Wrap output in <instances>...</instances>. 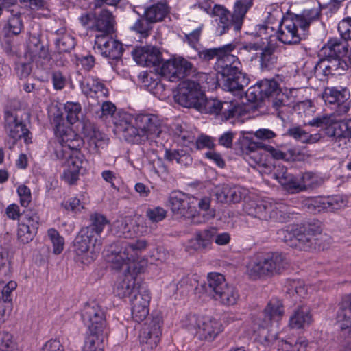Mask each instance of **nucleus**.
<instances>
[{
	"instance_id": "nucleus-1",
	"label": "nucleus",
	"mask_w": 351,
	"mask_h": 351,
	"mask_svg": "<svg viewBox=\"0 0 351 351\" xmlns=\"http://www.w3.org/2000/svg\"><path fill=\"white\" fill-rule=\"evenodd\" d=\"M147 247L145 240H137L132 243L121 241L109 246L106 256L112 267L120 269L123 265H128L123 280L127 285H139L137 276L143 272L144 268L136 260Z\"/></svg>"
},
{
	"instance_id": "nucleus-2",
	"label": "nucleus",
	"mask_w": 351,
	"mask_h": 351,
	"mask_svg": "<svg viewBox=\"0 0 351 351\" xmlns=\"http://www.w3.org/2000/svg\"><path fill=\"white\" fill-rule=\"evenodd\" d=\"M164 122L156 114L141 112L131 116L130 120L121 125L125 141L142 144L149 139L159 137L164 131Z\"/></svg>"
},
{
	"instance_id": "nucleus-3",
	"label": "nucleus",
	"mask_w": 351,
	"mask_h": 351,
	"mask_svg": "<svg viewBox=\"0 0 351 351\" xmlns=\"http://www.w3.org/2000/svg\"><path fill=\"white\" fill-rule=\"evenodd\" d=\"M211 4V0H204V2L199 3V7L206 13L217 17L215 34L221 36L232 27L235 32L240 31L245 14L252 6L253 0L237 1L234 4L232 14H230L224 6L215 5L212 8Z\"/></svg>"
},
{
	"instance_id": "nucleus-4",
	"label": "nucleus",
	"mask_w": 351,
	"mask_h": 351,
	"mask_svg": "<svg viewBox=\"0 0 351 351\" xmlns=\"http://www.w3.org/2000/svg\"><path fill=\"white\" fill-rule=\"evenodd\" d=\"M81 317L88 328L90 335L87 337L84 351H93L103 348L104 337L108 335L104 311L95 301L87 302L82 309Z\"/></svg>"
},
{
	"instance_id": "nucleus-5",
	"label": "nucleus",
	"mask_w": 351,
	"mask_h": 351,
	"mask_svg": "<svg viewBox=\"0 0 351 351\" xmlns=\"http://www.w3.org/2000/svg\"><path fill=\"white\" fill-rule=\"evenodd\" d=\"M289 267V261L284 254H260L249 264L248 273L253 278L271 277L282 274Z\"/></svg>"
},
{
	"instance_id": "nucleus-6",
	"label": "nucleus",
	"mask_w": 351,
	"mask_h": 351,
	"mask_svg": "<svg viewBox=\"0 0 351 351\" xmlns=\"http://www.w3.org/2000/svg\"><path fill=\"white\" fill-rule=\"evenodd\" d=\"M288 206L282 203L267 200L246 201L243 205L244 212L252 217L261 221L285 222L290 218Z\"/></svg>"
},
{
	"instance_id": "nucleus-7",
	"label": "nucleus",
	"mask_w": 351,
	"mask_h": 351,
	"mask_svg": "<svg viewBox=\"0 0 351 351\" xmlns=\"http://www.w3.org/2000/svg\"><path fill=\"white\" fill-rule=\"evenodd\" d=\"M322 228L319 223H309L306 226H291L287 229L280 230V237H283L285 242L300 250L307 251L317 245V237L320 235Z\"/></svg>"
},
{
	"instance_id": "nucleus-8",
	"label": "nucleus",
	"mask_w": 351,
	"mask_h": 351,
	"mask_svg": "<svg viewBox=\"0 0 351 351\" xmlns=\"http://www.w3.org/2000/svg\"><path fill=\"white\" fill-rule=\"evenodd\" d=\"M182 326L200 341L212 342L223 331L222 323L212 317L191 315L182 320Z\"/></svg>"
},
{
	"instance_id": "nucleus-9",
	"label": "nucleus",
	"mask_w": 351,
	"mask_h": 351,
	"mask_svg": "<svg viewBox=\"0 0 351 351\" xmlns=\"http://www.w3.org/2000/svg\"><path fill=\"white\" fill-rule=\"evenodd\" d=\"M307 125L320 128L326 135L339 141L351 138V119L339 123L335 114H323L313 118Z\"/></svg>"
},
{
	"instance_id": "nucleus-10",
	"label": "nucleus",
	"mask_w": 351,
	"mask_h": 351,
	"mask_svg": "<svg viewBox=\"0 0 351 351\" xmlns=\"http://www.w3.org/2000/svg\"><path fill=\"white\" fill-rule=\"evenodd\" d=\"M54 154L57 159L66 158L62 180L69 185L75 184L79 180L80 171L84 161V155L80 151L67 153L61 147L56 148Z\"/></svg>"
},
{
	"instance_id": "nucleus-11",
	"label": "nucleus",
	"mask_w": 351,
	"mask_h": 351,
	"mask_svg": "<svg viewBox=\"0 0 351 351\" xmlns=\"http://www.w3.org/2000/svg\"><path fill=\"white\" fill-rule=\"evenodd\" d=\"M162 317L160 313L152 315L139 333V342L143 351H151L158 345L162 335Z\"/></svg>"
},
{
	"instance_id": "nucleus-12",
	"label": "nucleus",
	"mask_w": 351,
	"mask_h": 351,
	"mask_svg": "<svg viewBox=\"0 0 351 351\" xmlns=\"http://www.w3.org/2000/svg\"><path fill=\"white\" fill-rule=\"evenodd\" d=\"M74 252L84 264L94 260L99 253L101 240H97L86 230L81 229L74 240Z\"/></svg>"
},
{
	"instance_id": "nucleus-13",
	"label": "nucleus",
	"mask_w": 351,
	"mask_h": 351,
	"mask_svg": "<svg viewBox=\"0 0 351 351\" xmlns=\"http://www.w3.org/2000/svg\"><path fill=\"white\" fill-rule=\"evenodd\" d=\"M204 96L199 82L191 80L182 82L179 84L178 92L175 95V101L186 108L197 109Z\"/></svg>"
},
{
	"instance_id": "nucleus-14",
	"label": "nucleus",
	"mask_w": 351,
	"mask_h": 351,
	"mask_svg": "<svg viewBox=\"0 0 351 351\" xmlns=\"http://www.w3.org/2000/svg\"><path fill=\"white\" fill-rule=\"evenodd\" d=\"M192 64L182 57L174 58L163 62L158 69L162 77L171 82H176L190 75Z\"/></svg>"
},
{
	"instance_id": "nucleus-15",
	"label": "nucleus",
	"mask_w": 351,
	"mask_h": 351,
	"mask_svg": "<svg viewBox=\"0 0 351 351\" xmlns=\"http://www.w3.org/2000/svg\"><path fill=\"white\" fill-rule=\"evenodd\" d=\"M40 217L33 210L23 212L22 218L19 221L17 239L22 243H28L33 240L37 233Z\"/></svg>"
},
{
	"instance_id": "nucleus-16",
	"label": "nucleus",
	"mask_w": 351,
	"mask_h": 351,
	"mask_svg": "<svg viewBox=\"0 0 351 351\" xmlns=\"http://www.w3.org/2000/svg\"><path fill=\"white\" fill-rule=\"evenodd\" d=\"M322 98L326 103L336 106L335 112L332 113L336 117L346 114L350 109L348 102L350 92L346 88L327 87L323 93Z\"/></svg>"
},
{
	"instance_id": "nucleus-17",
	"label": "nucleus",
	"mask_w": 351,
	"mask_h": 351,
	"mask_svg": "<svg viewBox=\"0 0 351 351\" xmlns=\"http://www.w3.org/2000/svg\"><path fill=\"white\" fill-rule=\"evenodd\" d=\"M347 199L341 195L316 197L307 199L306 206L312 212H333L346 206Z\"/></svg>"
},
{
	"instance_id": "nucleus-18",
	"label": "nucleus",
	"mask_w": 351,
	"mask_h": 351,
	"mask_svg": "<svg viewBox=\"0 0 351 351\" xmlns=\"http://www.w3.org/2000/svg\"><path fill=\"white\" fill-rule=\"evenodd\" d=\"M194 196H191L181 191H173L169 198V204L172 213L178 217L190 218L193 217Z\"/></svg>"
},
{
	"instance_id": "nucleus-19",
	"label": "nucleus",
	"mask_w": 351,
	"mask_h": 351,
	"mask_svg": "<svg viewBox=\"0 0 351 351\" xmlns=\"http://www.w3.org/2000/svg\"><path fill=\"white\" fill-rule=\"evenodd\" d=\"M348 68V64L341 58H327L320 60L314 66L317 77L332 75H341ZM322 80V79L320 78Z\"/></svg>"
},
{
	"instance_id": "nucleus-20",
	"label": "nucleus",
	"mask_w": 351,
	"mask_h": 351,
	"mask_svg": "<svg viewBox=\"0 0 351 351\" xmlns=\"http://www.w3.org/2000/svg\"><path fill=\"white\" fill-rule=\"evenodd\" d=\"M136 63L143 66H156L162 60V53L154 46L137 47L132 52Z\"/></svg>"
},
{
	"instance_id": "nucleus-21",
	"label": "nucleus",
	"mask_w": 351,
	"mask_h": 351,
	"mask_svg": "<svg viewBox=\"0 0 351 351\" xmlns=\"http://www.w3.org/2000/svg\"><path fill=\"white\" fill-rule=\"evenodd\" d=\"M198 292L204 291L206 294L226 305L234 304L239 293L234 287H196Z\"/></svg>"
},
{
	"instance_id": "nucleus-22",
	"label": "nucleus",
	"mask_w": 351,
	"mask_h": 351,
	"mask_svg": "<svg viewBox=\"0 0 351 351\" xmlns=\"http://www.w3.org/2000/svg\"><path fill=\"white\" fill-rule=\"evenodd\" d=\"M284 315L282 301L278 298H271L262 314L256 320L257 324L262 328L271 326L272 321L278 322Z\"/></svg>"
},
{
	"instance_id": "nucleus-23",
	"label": "nucleus",
	"mask_w": 351,
	"mask_h": 351,
	"mask_svg": "<svg viewBox=\"0 0 351 351\" xmlns=\"http://www.w3.org/2000/svg\"><path fill=\"white\" fill-rule=\"evenodd\" d=\"M247 194V190L237 185L223 184L216 187L215 195L221 203H238Z\"/></svg>"
},
{
	"instance_id": "nucleus-24",
	"label": "nucleus",
	"mask_w": 351,
	"mask_h": 351,
	"mask_svg": "<svg viewBox=\"0 0 351 351\" xmlns=\"http://www.w3.org/2000/svg\"><path fill=\"white\" fill-rule=\"evenodd\" d=\"M227 105L228 108H225L223 115L226 119H230L236 115L237 112L236 107L232 106L228 103H223L220 100L214 98L207 99L205 95L202 98L199 106L197 107V110L202 113L210 114H219L223 108V105Z\"/></svg>"
},
{
	"instance_id": "nucleus-25",
	"label": "nucleus",
	"mask_w": 351,
	"mask_h": 351,
	"mask_svg": "<svg viewBox=\"0 0 351 351\" xmlns=\"http://www.w3.org/2000/svg\"><path fill=\"white\" fill-rule=\"evenodd\" d=\"M80 88L83 94L92 98H106L109 90L104 84L97 77L88 75L84 77L80 82Z\"/></svg>"
},
{
	"instance_id": "nucleus-26",
	"label": "nucleus",
	"mask_w": 351,
	"mask_h": 351,
	"mask_svg": "<svg viewBox=\"0 0 351 351\" xmlns=\"http://www.w3.org/2000/svg\"><path fill=\"white\" fill-rule=\"evenodd\" d=\"M234 49V45L228 44L222 46V53L219 55L217 61L218 72L221 74L228 73V72L237 71L241 69V62L239 58L231 54Z\"/></svg>"
},
{
	"instance_id": "nucleus-27",
	"label": "nucleus",
	"mask_w": 351,
	"mask_h": 351,
	"mask_svg": "<svg viewBox=\"0 0 351 351\" xmlns=\"http://www.w3.org/2000/svg\"><path fill=\"white\" fill-rule=\"evenodd\" d=\"M5 129L10 137L14 139L25 138V142H31L28 137L29 131L25 128V125L21 121H19L15 114L10 111L5 112Z\"/></svg>"
},
{
	"instance_id": "nucleus-28",
	"label": "nucleus",
	"mask_w": 351,
	"mask_h": 351,
	"mask_svg": "<svg viewBox=\"0 0 351 351\" xmlns=\"http://www.w3.org/2000/svg\"><path fill=\"white\" fill-rule=\"evenodd\" d=\"M82 132L88 138L90 147L97 153L99 152L101 149H104L108 144L109 138L107 136L90 121L84 123Z\"/></svg>"
},
{
	"instance_id": "nucleus-29",
	"label": "nucleus",
	"mask_w": 351,
	"mask_h": 351,
	"mask_svg": "<svg viewBox=\"0 0 351 351\" xmlns=\"http://www.w3.org/2000/svg\"><path fill=\"white\" fill-rule=\"evenodd\" d=\"M298 24L295 21L286 19L279 25L278 30L276 32L279 41L286 45L298 44L301 37L298 31Z\"/></svg>"
},
{
	"instance_id": "nucleus-30",
	"label": "nucleus",
	"mask_w": 351,
	"mask_h": 351,
	"mask_svg": "<svg viewBox=\"0 0 351 351\" xmlns=\"http://www.w3.org/2000/svg\"><path fill=\"white\" fill-rule=\"evenodd\" d=\"M248 148L250 151V158L256 164H261L264 161V154H263V150L268 151L271 153L272 156L277 160H288L287 154L285 152L278 149H276L269 145H265L262 142H251L248 145Z\"/></svg>"
},
{
	"instance_id": "nucleus-31",
	"label": "nucleus",
	"mask_w": 351,
	"mask_h": 351,
	"mask_svg": "<svg viewBox=\"0 0 351 351\" xmlns=\"http://www.w3.org/2000/svg\"><path fill=\"white\" fill-rule=\"evenodd\" d=\"M221 80L222 88L232 93L243 90L249 84L250 80L246 74L240 69L237 71L223 73Z\"/></svg>"
},
{
	"instance_id": "nucleus-32",
	"label": "nucleus",
	"mask_w": 351,
	"mask_h": 351,
	"mask_svg": "<svg viewBox=\"0 0 351 351\" xmlns=\"http://www.w3.org/2000/svg\"><path fill=\"white\" fill-rule=\"evenodd\" d=\"M336 323L341 337H351V295L341 303Z\"/></svg>"
},
{
	"instance_id": "nucleus-33",
	"label": "nucleus",
	"mask_w": 351,
	"mask_h": 351,
	"mask_svg": "<svg viewBox=\"0 0 351 351\" xmlns=\"http://www.w3.org/2000/svg\"><path fill=\"white\" fill-rule=\"evenodd\" d=\"M55 132L60 136L61 145H59L56 148L67 147L72 152L79 151L81 146L83 145V139L70 128H64L60 124L56 125Z\"/></svg>"
},
{
	"instance_id": "nucleus-34",
	"label": "nucleus",
	"mask_w": 351,
	"mask_h": 351,
	"mask_svg": "<svg viewBox=\"0 0 351 351\" xmlns=\"http://www.w3.org/2000/svg\"><path fill=\"white\" fill-rule=\"evenodd\" d=\"M115 20L111 12L103 9L95 16L91 30L101 32V34L111 35L114 32Z\"/></svg>"
},
{
	"instance_id": "nucleus-35",
	"label": "nucleus",
	"mask_w": 351,
	"mask_h": 351,
	"mask_svg": "<svg viewBox=\"0 0 351 351\" xmlns=\"http://www.w3.org/2000/svg\"><path fill=\"white\" fill-rule=\"evenodd\" d=\"M274 177L283 189L289 193H300V178L287 171L285 167L278 166L274 172Z\"/></svg>"
},
{
	"instance_id": "nucleus-36",
	"label": "nucleus",
	"mask_w": 351,
	"mask_h": 351,
	"mask_svg": "<svg viewBox=\"0 0 351 351\" xmlns=\"http://www.w3.org/2000/svg\"><path fill=\"white\" fill-rule=\"evenodd\" d=\"M16 287H1L0 289V324L5 322L12 308V293Z\"/></svg>"
},
{
	"instance_id": "nucleus-37",
	"label": "nucleus",
	"mask_w": 351,
	"mask_h": 351,
	"mask_svg": "<svg viewBox=\"0 0 351 351\" xmlns=\"http://www.w3.org/2000/svg\"><path fill=\"white\" fill-rule=\"evenodd\" d=\"M56 38L55 43L59 53L69 52L75 45V40L65 27H62L55 31Z\"/></svg>"
},
{
	"instance_id": "nucleus-38",
	"label": "nucleus",
	"mask_w": 351,
	"mask_h": 351,
	"mask_svg": "<svg viewBox=\"0 0 351 351\" xmlns=\"http://www.w3.org/2000/svg\"><path fill=\"white\" fill-rule=\"evenodd\" d=\"M312 322V316L307 306L298 307L290 317L289 325L293 328H302Z\"/></svg>"
},
{
	"instance_id": "nucleus-39",
	"label": "nucleus",
	"mask_w": 351,
	"mask_h": 351,
	"mask_svg": "<svg viewBox=\"0 0 351 351\" xmlns=\"http://www.w3.org/2000/svg\"><path fill=\"white\" fill-rule=\"evenodd\" d=\"M169 12L167 3H154L145 10L143 16L153 24L162 21Z\"/></svg>"
},
{
	"instance_id": "nucleus-40",
	"label": "nucleus",
	"mask_w": 351,
	"mask_h": 351,
	"mask_svg": "<svg viewBox=\"0 0 351 351\" xmlns=\"http://www.w3.org/2000/svg\"><path fill=\"white\" fill-rule=\"evenodd\" d=\"M322 51L327 58H342L348 51L347 44L337 38L330 39Z\"/></svg>"
},
{
	"instance_id": "nucleus-41",
	"label": "nucleus",
	"mask_w": 351,
	"mask_h": 351,
	"mask_svg": "<svg viewBox=\"0 0 351 351\" xmlns=\"http://www.w3.org/2000/svg\"><path fill=\"white\" fill-rule=\"evenodd\" d=\"M9 11L11 15L8 19L4 29L8 34L17 36L24 29L22 15L18 10H15L14 8L10 9Z\"/></svg>"
},
{
	"instance_id": "nucleus-42",
	"label": "nucleus",
	"mask_w": 351,
	"mask_h": 351,
	"mask_svg": "<svg viewBox=\"0 0 351 351\" xmlns=\"http://www.w3.org/2000/svg\"><path fill=\"white\" fill-rule=\"evenodd\" d=\"M90 224L88 226L84 227L82 229L86 230L88 234L100 240L101 233L102 232L106 225L108 223L106 218L98 213H95L90 216Z\"/></svg>"
},
{
	"instance_id": "nucleus-43",
	"label": "nucleus",
	"mask_w": 351,
	"mask_h": 351,
	"mask_svg": "<svg viewBox=\"0 0 351 351\" xmlns=\"http://www.w3.org/2000/svg\"><path fill=\"white\" fill-rule=\"evenodd\" d=\"M321 14V5L304 10L302 13L297 16L295 19L299 27L305 31L307 29L310 24L319 19Z\"/></svg>"
},
{
	"instance_id": "nucleus-44",
	"label": "nucleus",
	"mask_w": 351,
	"mask_h": 351,
	"mask_svg": "<svg viewBox=\"0 0 351 351\" xmlns=\"http://www.w3.org/2000/svg\"><path fill=\"white\" fill-rule=\"evenodd\" d=\"M211 198L208 196L202 197L200 198L195 197L193 201V215L195 216L196 213L197 207L199 208V211H205L206 213L204 214V217L205 219L208 220L214 218L215 216V210L210 208Z\"/></svg>"
},
{
	"instance_id": "nucleus-45",
	"label": "nucleus",
	"mask_w": 351,
	"mask_h": 351,
	"mask_svg": "<svg viewBox=\"0 0 351 351\" xmlns=\"http://www.w3.org/2000/svg\"><path fill=\"white\" fill-rule=\"evenodd\" d=\"M132 227L133 220L130 217L120 218L113 223V229L118 237H132L134 234L131 231Z\"/></svg>"
},
{
	"instance_id": "nucleus-46",
	"label": "nucleus",
	"mask_w": 351,
	"mask_h": 351,
	"mask_svg": "<svg viewBox=\"0 0 351 351\" xmlns=\"http://www.w3.org/2000/svg\"><path fill=\"white\" fill-rule=\"evenodd\" d=\"M165 158L169 161L176 160L178 164L184 166L192 162V158L184 149H166Z\"/></svg>"
},
{
	"instance_id": "nucleus-47",
	"label": "nucleus",
	"mask_w": 351,
	"mask_h": 351,
	"mask_svg": "<svg viewBox=\"0 0 351 351\" xmlns=\"http://www.w3.org/2000/svg\"><path fill=\"white\" fill-rule=\"evenodd\" d=\"M277 62V57L274 49L271 47H266L262 49L260 55V66L262 70H271Z\"/></svg>"
},
{
	"instance_id": "nucleus-48",
	"label": "nucleus",
	"mask_w": 351,
	"mask_h": 351,
	"mask_svg": "<svg viewBox=\"0 0 351 351\" xmlns=\"http://www.w3.org/2000/svg\"><path fill=\"white\" fill-rule=\"evenodd\" d=\"M150 300L149 290L147 287H143V288H136L134 290V293L132 295L130 302L132 306H136L138 304L140 306H149Z\"/></svg>"
},
{
	"instance_id": "nucleus-49",
	"label": "nucleus",
	"mask_w": 351,
	"mask_h": 351,
	"mask_svg": "<svg viewBox=\"0 0 351 351\" xmlns=\"http://www.w3.org/2000/svg\"><path fill=\"white\" fill-rule=\"evenodd\" d=\"M259 93H262L263 99L278 95L279 87L277 82L274 80L265 79L258 83Z\"/></svg>"
},
{
	"instance_id": "nucleus-50",
	"label": "nucleus",
	"mask_w": 351,
	"mask_h": 351,
	"mask_svg": "<svg viewBox=\"0 0 351 351\" xmlns=\"http://www.w3.org/2000/svg\"><path fill=\"white\" fill-rule=\"evenodd\" d=\"M64 112L67 121L70 124H74L80 119L82 113V107L78 102L68 101L64 104Z\"/></svg>"
},
{
	"instance_id": "nucleus-51",
	"label": "nucleus",
	"mask_w": 351,
	"mask_h": 351,
	"mask_svg": "<svg viewBox=\"0 0 351 351\" xmlns=\"http://www.w3.org/2000/svg\"><path fill=\"white\" fill-rule=\"evenodd\" d=\"M299 178L300 192L315 188L320 184L319 178L312 172H305L300 175Z\"/></svg>"
},
{
	"instance_id": "nucleus-52",
	"label": "nucleus",
	"mask_w": 351,
	"mask_h": 351,
	"mask_svg": "<svg viewBox=\"0 0 351 351\" xmlns=\"http://www.w3.org/2000/svg\"><path fill=\"white\" fill-rule=\"evenodd\" d=\"M152 23L147 21L143 16L138 19L135 23L130 27L132 31L140 34L141 38H147L152 29Z\"/></svg>"
},
{
	"instance_id": "nucleus-53",
	"label": "nucleus",
	"mask_w": 351,
	"mask_h": 351,
	"mask_svg": "<svg viewBox=\"0 0 351 351\" xmlns=\"http://www.w3.org/2000/svg\"><path fill=\"white\" fill-rule=\"evenodd\" d=\"M47 235L53 245V253L56 254H60L64 249V238L54 228L49 229L47 232Z\"/></svg>"
},
{
	"instance_id": "nucleus-54",
	"label": "nucleus",
	"mask_w": 351,
	"mask_h": 351,
	"mask_svg": "<svg viewBox=\"0 0 351 351\" xmlns=\"http://www.w3.org/2000/svg\"><path fill=\"white\" fill-rule=\"evenodd\" d=\"M31 60L35 62L38 66H40L43 69H47L49 68L51 57L48 48L44 47L37 54L34 55Z\"/></svg>"
},
{
	"instance_id": "nucleus-55",
	"label": "nucleus",
	"mask_w": 351,
	"mask_h": 351,
	"mask_svg": "<svg viewBox=\"0 0 351 351\" xmlns=\"http://www.w3.org/2000/svg\"><path fill=\"white\" fill-rule=\"evenodd\" d=\"M122 44L117 40H110V45L106 48V53L103 56L111 60H117L122 56Z\"/></svg>"
},
{
	"instance_id": "nucleus-56",
	"label": "nucleus",
	"mask_w": 351,
	"mask_h": 351,
	"mask_svg": "<svg viewBox=\"0 0 351 351\" xmlns=\"http://www.w3.org/2000/svg\"><path fill=\"white\" fill-rule=\"evenodd\" d=\"M44 47L38 36L35 35L31 36L27 45L26 56L31 59L34 55L37 54Z\"/></svg>"
},
{
	"instance_id": "nucleus-57",
	"label": "nucleus",
	"mask_w": 351,
	"mask_h": 351,
	"mask_svg": "<svg viewBox=\"0 0 351 351\" xmlns=\"http://www.w3.org/2000/svg\"><path fill=\"white\" fill-rule=\"evenodd\" d=\"M215 233H216L215 228H210L197 232L204 250L210 247L214 241Z\"/></svg>"
},
{
	"instance_id": "nucleus-58",
	"label": "nucleus",
	"mask_w": 351,
	"mask_h": 351,
	"mask_svg": "<svg viewBox=\"0 0 351 351\" xmlns=\"http://www.w3.org/2000/svg\"><path fill=\"white\" fill-rule=\"evenodd\" d=\"M10 273V257L6 248L0 249V276H7Z\"/></svg>"
},
{
	"instance_id": "nucleus-59",
	"label": "nucleus",
	"mask_w": 351,
	"mask_h": 351,
	"mask_svg": "<svg viewBox=\"0 0 351 351\" xmlns=\"http://www.w3.org/2000/svg\"><path fill=\"white\" fill-rule=\"evenodd\" d=\"M62 206L67 210L73 213H80L84 208V204L78 197H72L62 203Z\"/></svg>"
},
{
	"instance_id": "nucleus-60",
	"label": "nucleus",
	"mask_w": 351,
	"mask_h": 351,
	"mask_svg": "<svg viewBox=\"0 0 351 351\" xmlns=\"http://www.w3.org/2000/svg\"><path fill=\"white\" fill-rule=\"evenodd\" d=\"M114 39L111 35L99 34L95 36V49L103 56L106 53V48L110 45V40Z\"/></svg>"
},
{
	"instance_id": "nucleus-61",
	"label": "nucleus",
	"mask_w": 351,
	"mask_h": 351,
	"mask_svg": "<svg viewBox=\"0 0 351 351\" xmlns=\"http://www.w3.org/2000/svg\"><path fill=\"white\" fill-rule=\"evenodd\" d=\"M166 210L160 206L149 208L146 211L147 217L155 223L162 221L166 217Z\"/></svg>"
},
{
	"instance_id": "nucleus-62",
	"label": "nucleus",
	"mask_w": 351,
	"mask_h": 351,
	"mask_svg": "<svg viewBox=\"0 0 351 351\" xmlns=\"http://www.w3.org/2000/svg\"><path fill=\"white\" fill-rule=\"evenodd\" d=\"M222 53V47L217 48L205 49L198 51V57L202 61L208 62L215 58L218 60Z\"/></svg>"
},
{
	"instance_id": "nucleus-63",
	"label": "nucleus",
	"mask_w": 351,
	"mask_h": 351,
	"mask_svg": "<svg viewBox=\"0 0 351 351\" xmlns=\"http://www.w3.org/2000/svg\"><path fill=\"white\" fill-rule=\"evenodd\" d=\"M12 335L5 331L0 332V351H14Z\"/></svg>"
},
{
	"instance_id": "nucleus-64",
	"label": "nucleus",
	"mask_w": 351,
	"mask_h": 351,
	"mask_svg": "<svg viewBox=\"0 0 351 351\" xmlns=\"http://www.w3.org/2000/svg\"><path fill=\"white\" fill-rule=\"evenodd\" d=\"M338 31L345 40H351V18L341 20L338 24Z\"/></svg>"
}]
</instances>
